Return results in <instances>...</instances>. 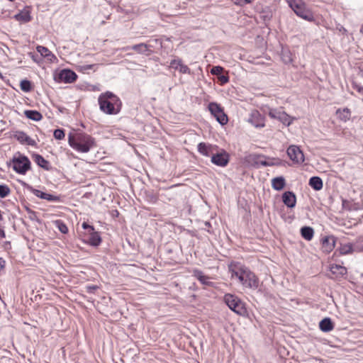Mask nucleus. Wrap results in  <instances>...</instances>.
Listing matches in <instances>:
<instances>
[{"instance_id": "obj_55", "label": "nucleus", "mask_w": 363, "mask_h": 363, "mask_svg": "<svg viewBox=\"0 0 363 363\" xmlns=\"http://www.w3.org/2000/svg\"><path fill=\"white\" fill-rule=\"evenodd\" d=\"M10 1H13L14 0H9Z\"/></svg>"}, {"instance_id": "obj_47", "label": "nucleus", "mask_w": 363, "mask_h": 363, "mask_svg": "<svg viewBox=\"0 0 363 363\" xmlns=\"http://www.w3.org/2000/svg\"><path fill=\"white\" fill-rule=\"evenodd\" d=\"M5 260L2 257H0V270L5 267Z\"/></svg>"}, {"instance_id": "obj_35", "label": "nucleus", "mask_w": 363, "mask_h": 363, "mask_svg": "<svg viewBox=\"0 0 363 363\" xmlns=\"http://www.w3.org/2000/svg\"><path fill=\"white\" fill-rule=\"evenodd\" d=\"M278 118L284 124H286L288 125L291 124V121L289 118L288 115L286 114L284 112L279 113Z\"/></svg>"}, {"instance_id": "obj_10", "label": "nucleus", "mask_w": 363, "mask_h": 363, "mask_svg": "<svg viewBox=\"0 0 363 363\" xmlns=\"http://www.w3.org/2000/svg\"><path fill=\"white\" fill-rule=\"evenodd\" d=\"M211 162L217 166L225 167L229 162V155L225 151L214 153L211 156Z\"/></svg>"}, {"instance_id": "obj_8", "label": "nucleus", "mask_w": 363, "mask_h": 363, "mask_svg": "<svg viewBox=\"0 0 363 363\" xmlns=\"http://www.w3.org/2000/svg\"><path fill=\"white\" fill-rule=\"evenodd\" d=\"M55 80L57 82L72 83L77 78V74L68 69H62L55 76Z\"/></svg>"}, {"instance_id": "obj_44", "label": "nucleus", "mask_w": 363, "mask_h": 363, "mask_svg": "<svg viewBox=\"0 0 363 363\" xmlns=\"http://www.w3.org/2000/svg\"><path fill=\"white\" fill-rule=\"evenodd\" d=\"M234 3L237 5L242 6L246 4H249L252 0H233Z\"/></svg>"}, {"instance_id": "obj_23", "label": "nucleus", "mask_w": 363, "mask_h": 363, "mask_svg": "<svg viewBox=\"0 0 363 363\" xmlns=\"http://www.w3.org/2000/svg\"><path fill=\"white\" fill-rule=\"evenodd\" d=\"M285 185L286 182L283 177H275L272 180V186L275 190L280 191L284 189Z\"/></svg>"}, {"instance_id": "obj_22", "label": "nucleus", "mask_w": 363, "mask_h": 363, "mask_svg": "<svg viewBox=\"0 0 363 363\" xmlns=\"http://www.w3.org/2000/svg\"><path fill=\"white\" fill-rule=\"evenodd\" d=\"M308 184L315 191L322 189L323 186V181L319 177H312L309 179Z\"/></svg>"}, {"instance_id": "obj_46", "label": "nucleus", "mask_w": 363, "mask_h": 363, "mask_svg": "<svg viewBox=\"0 0 363 363\" xmlns=\"http://www.w3.org/2000/svg\"><path fill=\"white\" fill-rule=\"evenodd\" d=\"M28 213H29V218L31 220H34L36 218L35 212L32 211V210H30V209H28Z\"/></svg>"}, {"instance_id": "obj_16", "label": "nucleus", "mask_w": 363, "mask_h": 363, "mask_svg": "<svg viewBox=\"0 0 363 363\" xmlns=\"http://www.w3.org/2000/svg\"><path fill=\"white\" fill-rule=\"evenodd\" d=\"M283 203L289 208H294L296 206V198L292 191H286L282 195Z\"/></svg>"}, {"instance_id": "obj_26", "label": "nucleus", "mask_w": 363, "mask_h": 363, "mask_svg": "<svg viewBox=\"0 0 363 363\" xmlns=\"http://www.w3.org/2000/svg\"><path fill=\"white\" fill-rule=\"evenodd\" d=\"M35 162L39 165L40 167L43 168L45 170L50 169V165L48 160H46L43 156L40 155H34L33 156Z\"/></svg>"}, {"instance_id": "obj_9", "label": "nucleus", "mask_w": 363, "mask_h": 363, "mask_svg": "<svg viewBox=\"0 0 363 363\" xmlns=\"http://www.w3.org/2000/svg\"><path fill=\"white\" fill-rule=\"evenodd\" d=\"M287 155L292 161L296 163H303L304 162L303 153L296 145L289 146L287 149Z\"/></svg>"}, {"instance_id": "obj_3", "label": "nucleus", "mask_w": 363, "mask_h": 363, "mask_svg": "<svg viewBox=\"0 0 363 363\" xmlns=\"http://www.w3.org/2000/svg\"><path fill=\"white\" fill-rule=\"evenodd\" d=\"M68 142L72 148L81 152H88L96 146L94 139L85 133H77L75 136L70 133Z\"/></svg>"}, {"instance_id": "obj_4", "label": "nucleus", "mask_w": 363, "mask_h": 363, "mask_svg": "<svg viewBox=\"0 0 363 363\" xmlns=\"http://www.w3.org/2000/svg\"><path fill=\"white\" fill-rule=\"evenodd\" d=\"M290 8L299 17L308 21H313L314 16L312 12L306 8L303 0H286Z\"/></svg>"}, {"instance_id": "obj_5", "label": "nucleus", "mask_w": 363, "mask_h": 363, "mask_svg": "<svg viewBox=\"0 0 363 363\" xmlns=\"http://www.w3.org/2000/svg\"><path fill=\"white\" fill-rule=\"evenodd\" d=\"M11 162L13 163V170L21 174H25L30 169L29 159L19 152L13 155Z\"/></svg>"}, {"instance_id": "obj_2", "label": "nucleus", "mask_w": 363, "mask_h": 363, "mask_svg": "<svg viewBox=\"0 0 363 363\" xmlns=\"http://www.w3.org/2000/svg\"><path fill=\"white\" fill-rule=\"evenodd\" d=\"M99 104L101 111L108 115L119 113L121 107L120 99L111 91H106L99 96Z\"/></svg>"}, {"instance_id": "obj_32", "label": "nucleus", "mask_w": 363, "mask_h": 363, "mask_svg": "<svg viewBox=\"0 0 363 363\" xmlns=\"http://www.w3.org/2000/svg\"><path fill=\"white\" fill-rule=\"evenodd\" d=\"M11 193L10 188L6 184H0V197L5 198Z\"/></svg>"}, {"instance_id": "obj_17", "label": "nucleus", "mask_w": 363, "mask_h": 363, "mask_svg": "<svg viewBox=\"0 0 363 363\" xmlns=\"http://www.w3.org/2000/svg\"><path fill=\"white\" fill-rule=\"evenodd\" d=\"M336 238L334 236H328L322 240V248L325 252H331L335 247Z\"/></svg>"}, {"instance_id": "obj_42", "label": "nucleus", "mask_w": 363, "mask_h": 363, "mask_svg": "<svg viewBox=\"0 0 363 363\" xmlns=\"http://www.w3.org/2000/svg\"><path fill=\"white\" fill-rule=\"evenodd\" d=\"M219 81L220 82L221 84H225L227 83L228 81H229V77L226 75H223V74H220L218 77Z\"/></svg>"}, {"instance_id": "obj_25", "label": "nucleus", "mask_w": 363, "mask_h": 363, "mask_svg": "<svg viewBox=\"0 0 363 363\" xmlns=\"http://www.w3.org/2000/svg\"><path fill=\"white\" fill-rule=\"evenodd\" d=\"M24 114L28 118L35 121H39L43 118L42 114L38 111L26 110Z\"/></svg>"}, {"instance_id": "obj_48", "label": "nucleus", "mask_w": 363, "mask_h": 363, "mask_svg": "<svg viewBox=\"0 0 363 363\" xmlns=\"http://www.w3.org/2000/svg\"><path fill=\"white\" fill-rule=\"evenodd\" d=\"M269 116H270L272 118H278V117H279V113L274 112V111H270V112H269Z\"/></svg>"}, {"instance_id": "obj_52", "label": "nucleus", "mask_w": 363, "mask_h": 363, "mask_svg": "<svg viewBox=\"0 0 363 363\" xmlns=\"http://www.w3.org/2000/svg\"><path fill=\"white\" fill-rule=\"evenodd\" d=\"M93 67V65H88V66L86 67V69H91V67Z\"/></svg>"}, {"instance_id": "obj_54", "label": "nucleus", "mask_w": 363, "mask_h": 363, "mask_svg": "<svg viewBox=\"0 0 363 363\" xmlns=\"http://www.w3.org/2000/svg\"><path fill=\"white\" fill-rule=\"evenodd\" d=\"M0 77H2V74H1V72H0Z\"/></svg>"}, {"instance_id": "obj_21", "label": "nucleus", "mask_w": 363, "mask_h": 363, "mask_svg": "<svg viewBox=\"0 0 363 363\" xmlns=\"http://www.w3.org/2000/svg\"><path fill=\"white\" fill-rule=\"evenodd\" d=\"M319 327L323 332L327 333L333 329L334 325L330 318H325L320 322Z\"/></svg>"}, {"instance_id": "obj_6", "label": "nucleus", "mask_w": 363, "mask_h": 363, "mask_svg": "<svg viewBox=\"0 0 363 363\" xmlns=\"http://www.w3.org/2000/svg\"><path fill=\"white\" fill-rule=\"evenodd\" d=\"M225 303L227 306L235 313L240 315H245L247 313V309L245 307L244 303L236 296L228 294L224 296Z\"/></svg>"}, {"instance_id": "obj_38", "label": "nucleus", "mask_w": 363, "mask_h": 363, "mask_svg": "<svg viewBox=\"0 0 363 363\" xmlns=\"http://www.w3.org/2000/svg\"><path fill=\"white\" fill-rule=\"evenodd\" d=\"M31 191L35 196L39 197L43 199H45V198L46 196V193L43 192L38 189H33V188H31Z\"/></svg>"}, {"instance_id": "obj_20", "label": "nucleus", "mask_w": 363, "mask_h": 363, "mask_svg": "<svg viewBox=\"0 0 363 363\" xmlns=\"http://www.w3.org/2000/svg\"><path fill=\"white\" fill-rule=\"evenodd\" d=\"M88 234L89 238L86 242L91 246H99L101 242V238L99 233L94 230Z\"/></svg>"}, {"instance_id": "obj_27", "label": "nucleus", "mask_w": 363, "mask_h": 363, "mask_svg": "<svg viewBox=\"0 0 363 363\" xmlns=\"http://www.w3.org/2000/svg\"><path fill=\"white\" fill-rule=\"evenodd\" d=\"M259 155L250 154L245 157V162L249 165L258 167L259 166Z\"/></svg>"}, {"instance_id": "obj_36", "label": "nucleus", "mask_w": 363, "mask_h": 363, "mask_svg": "<svg viewBox=\"0 0 363 363\" xmlns=\"http://www.w3.org/2000/svg\"><path fill=\"white\" fill-rule=\"evenodd\" d=\"M54 137L57 140H62L65 138L64 130L62 129H56L54 131Z\"/></svg>"}, {"instance_id": "obj_29", "label": "nucleus", "mask_w": 363, "mask_h": 363, "mask_svg": "<svg viewBox=\"0 0 363 363\" xmlns=\"http://www.w3.org/2000/svg\"><path fill=\"white\" fill-rule=\"evenodd\" d=\"M338 250L341 255H347L352 252L353 247L351 243L341 244Z\"/></svg>"}, {"instance_id": "obj_14", "label": "nucleus", "mask_w": 363, "mask_h": 363, "mask_svg": "<svg viewBox=\"0 0 363 363\" xmlns=\"http://www.w3.org/2000/svg\"><path fill=\"white\" fill-rule=\"evenodd\" d=\"M14 138L21 144H26L31 146L36 145V142L23 131H17L14 134Z\"/></svg>"}, {"instance_id": "obj_51", "label": "nucleus", "mask_w": 363, "mask_h": 363, "mask_svg": "<svg viewBox=\"0 0 363 363\" xmlns=\"http://www.w3.org/2000/svg\"><path fill=\"white\" fill-rule=\"evenodd\" d=\"M359 75L363 77V70L359 71Z\"/></svg>"}, {"instance_id": "obj_33", "label": "nucleus", "mask_w": 363, "mask_h": 363, "mask_svg": "<svg viewBox=\"0 0 363 363\" xmlns=\"http://www.w3.org/2000/svg\"><path fill=\"white\" fill-rule=\"evenodd\" d=\"M56 226L58 230L63 234H66L68 233V228L62 220H57L55 221Z\"/></svg>"}, {"instance_id": "obj_50", "label": "nucleus", "mask_w": 363, "mask_h": 363, "mask_svg": "<svg viewBox=\"0 0 363 363\" xmlns=\"http://www.w3.org/2000/svg\"><path fill=\"white\" fill-rule=\"evenodd\" d=\"M204 226H205L204 229H206V228H210L211 225V223L208 221H206L204 223Z\"/></svg>"}, {"instance_id": "obj_53", "label": "nucleus", "mask_w": 363, "mask_h": 363, "mask_svg": "<svg viewBox=\"0 0 363 363\" xmlns=\"http://www.w3.org/2000/svg\"><path fill=\"white\" fill-rule=\"evenodd\" d=\"M361 33L363 34V26L362 27L361 30H360Z\"/></svg>"}, {"instance_id": "obj_18", "label": "nucleus", "mask_w": 363, "mask_h": 363, "mask_svg": "<svg viewBox=\"0 0 363 363\" xmlns=\"http://www.w3.org/2000/svg\"><path fill=\"white\" fill-rule=\"evenodd\" d=\"M215 150V147L212 145L205 143H200L198 145V151L206 157L212 156Z\"/></svg>"}, {"instance_id": "obj_1", "label": "nucleus", "mask_w": 363, "mask_h": 363, "mask_svg": "<svg viewBox=\"0 0 363 363\" xmlns=\"http://www.w3.org/2000/svg\"><path fill=\"white\" fill-rule=\"evenodd\" d=\"M229 271L231 274V277L238 278L245 287L254 289L258 287V278L247 268L242 266L230 265L229 266Z\"/></svg>"}, {"instance_id": "obj_19", "label": "nucleus", "mask_w": 363, "mask_h": 363, "mask_svg": "<svg viewBox=\"0 0 363 363\" xmlns=\"http://www.w3.org/2000/svg\"><path fill=\"white\" fill-rule=\"evenodd\" d=\"M193 275L197 279H199L201 283L206 286H213V283L209 281L210 277L203 274V273L199 269H194L193 271Z\"/></svg>"}, {"instance_id": "obj_12", "label": "nucleus", "mask_w": 363, "mask_h": 363, "mask_svg": "<svg viewBox=\"0 0 363 363\" xmlns=\"http://www.w3.org/2000/svg\"><path fill=\"white\" fill-rule=\"evenodd\" d=\"M248 121L256 128L264 126V118L258 111H253L251 113Z\"/></svg>"}, {"instance_id": "obj_15", "label": "nucleus", "mask_w": 363, "mask_h": 363, "mask_svg": "<svg viewBox=\"0 0 363 363\" xmlns=\"http://www.w3.org/2000/svg\"><path fill=\"white\" fill-rule=\"evenodd\" d=\"M330 271L334 277H330L332 279H337L342 277L347 274V268L340 264H332L330 267Z\"/></svg>"}, {"instance_id": "obj_49", "label": "nucleus", "mask_w": 363, "mask_h": 363, "mask_svg": "<svg viewBox=\"0 0 363 363\" xmlns=\"http://www.w3.org/2000/svg\"><path fill=\"white\" fill-rule=\"evenodd\" d=\"M0 237L1 238H4L6 237L4 230L3 229H1V228H0Z\"/></svg>"}, {"instance_id": "obj_45", "label": "nucleus", "mask_w": 363, "mask_h": 363, "mask_svg": "<svg viewBox=\"0 0 363 363\" xmlns=\"http://www.w3.org/2000/svg\"><path fill=\"white\" fill-rule=\"evenodd\" d=\"M352 87L357 90L359 93L363 92V86L359 85L357 82H352Z\"/></svg>"}, {"instance_id": "obj_11", "label": "nucleus", "mask_w": 363, "mask_h": 363, "mask_svg": "<svg viewBox=\"0 0 363 363\" xmlns=\"http://www.w3.org/2000/svg\"><path fill=\"white\" fill-rule=\"evenodd\" d=\"M151 48H152L151 45L146 43H139L134 45L132 47H127L125 48V50H128L131 49L139 54H145V55L149 56L152 53Z\"/></svg>"}, {"instance_id": "obj_43", "label": "nucleus", "mask_w": 363, "mask_h": 363, "mask_svg": "<svg viewBox=\"0 0 363 363\" xmlns=\"http://www.w3.org/2000/svg\"><path fill=\"white\" fill-rule=\"evenodd\" d=\"M82 228L84 230H86L88 233H89L90 232H91L92 230H94V228L92 225H89L86 222H84L82 223Z\"/></svg>"}, {"instance_id": "obj_40", "label": "nucleus", "mask_w": 363, "mask_h": 363, "mask_svg": "<svg viewBox=\"0 0 363 363\" xmlns=\"http://www.w3.org/2000/svg\"><path fill=\"white\" fill-rule=\"evenodd\" d=\"M99 287L96 285H89V286H86V291L87 293H90V294H92V293H94V291L96 290H97Z\"/></svg>"}, {"instance_id": "obj_37", "label": "nucleus", "mask_w": 363, "mask_h": 363, "mask_svg": "<svg viewBox=\"0 0 363 363\" xmlns=\"http://www.w3.org/2000/svg\"><path fill=\"white\" fill-rule=\"evenodd\" d=\"M223 72V68L220 66H215L213 67L211 73L213 75H217L218 77L222 74Z\"/></svg>"}, {"instance_id": "obj_31", "label": "nucleus", "mask_w": 363, "mask_h": 363, "mask_svg": "<svg viewBox=\"0 0 363 363\" xmlns=\"http://www.w3.org/2000/svg\"><path fill=\"white\" fill-rule=\"evenodd\" d=\"M37 51L45 57L49 58V57H54V55L45 47L38 45L37 48Z\"/></svg>"}, {"instance_id": "obj_13", "label": "nucleus", "mask_w": 363, "mask_h": 363, "mask_svg": "<svg viewBox=\"0 0 363 363\" xmlns=\"http://www.w3.org/2000/svg\"><path fill=\"white\" fill-rule=\"evenodd\" d=\"M170 67L175 70H179V72L182 74H191L190 69L187 65L182 63L181 59L172 60L170 62Z\"/></svg>"}, {"instance_id": "obj_28", "label": "nucleus", "mask_w": 363, "mask_h": 363, "mask_svg": "<svg viewBox=\"0 0 363 363\" xmlns=\"http://www.w3.org/2000/svg\"><path fill=\"white\" fill-rule=\"evenodd\" d=\"M301 236L306 240H311L314 235L313 229L309 226H304L301 229Z\"/></svg>"}, {"instance_id": "obj_39", "label": "nucleus", "mask_w": 363, "mask_h": 363, "mask_svg": "<svg viewBox=\"0 0 363 363\" xmlns=\"http://www.w3.org/2000/svg\"><path fill=\"white\" fill-rule=\"evenodd\" d=\"M45 199L50 201H59L60 197L57 196H54V195L46 193V196H45Z\"/></svg>"}, {"instance_id": "obj_24", "label": "nucleus", "mask_w": 363, "mask_h": 363, "mask_svg": "<svg viewBox=\"0 0 363 363\" xmlns=\"http://www.w3.org/2000/svg\"><path fill=\"white\" fill-rule=\"evenodd\" d=\"M336 115L337 116L340 120L342 121H347L350 118L351 111L347 108H345L342 110L339 108L336 111Z\"/></svg>"}, {"instance_id": "obj_34", "label": "nucleus", "mask_w": 363, "mask_h": 363, "mask_svg": "<svg viewBox=\"0 0 363 363\" xmlns=\"http://www.w3.org/2000/svg\"><path fill=\"white\" fill-rule=\"evenodd\" d=\"M20 86L23 91H30L31 90V83L27 79H23L21 82Z\"/></svg>"}, {"instance_id": "obj_30", "label": "nucleus", "mask_w": 363, "mask_h": 363, "mask_svg": "<svg viewBox=\"0 0 363 363\" xmlns=\"http://www.w3.org/2000/svg\"><path fill=\"white\" fill-rule=\"evenodd\" d=\"M17 21H22L23 22H28L30 21V16L28 11L20 12L14 16Z\"/></svg>"}, {"instance_id": "obj_7", "label": "nucleus", "mask_w": 363, "mask_h": 363, "mask_svg": "<svg viewBox=\"0 0 363 363\" xmlns=\"http://www.w3.org/2000/svg\"><path fill=\"white\" fill-rule=\"evenodd\" d=\"M208 109L220 124L225 125L228 123V116L219 105L216 103H210Z\"/></svg>"}, {"instance_id": "obj_41", "label": "nucleus", "mask_w": 363, "mask_h": 363, "mask_svg": "<svg viewBox=\"0 0 363 363\" xmlns=\"http://www.w3.org/2000/svg\"><path fill=\"white\" fill-rule=\"evenodd\" d=\"M263 158H264L263 155H259V165L260 164L264 167H268V166H272L273 164L272 163H269L265 160H262Z\"/></svg>"}]
</instances>
